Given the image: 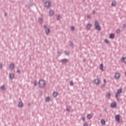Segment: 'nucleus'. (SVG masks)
I'll use <instances>...</instances> for the list:
<instances>
[{"label":"nucleus","instance_id":"1","mask_svg":"<svg viewBox=\"0 0 126 126\" xmlns=\"http://www.w3.org/2000/svg\"><path fill=\"white\" fill-rule=\"evenodd\" d=\"M39 86L40 88H44L46 86V81L44 80H40L39 82Z\"/></svg>","mask_w":126,"mask_h":126},{"label":"nucleus","instance_id":"2","mask_svg":"<svg viewBox=\"0 0 126 126\" xmlns=\"http://www.w3.org/2000/svg\"><path fill=\"white\" fill-rule=\"evenodd\" d=\"M122 92H123V90L122 89H119L117 90V92L115 94L116 98H117V100H119L118 97L120 96V94H121V93H122Z\"/></svg>","mask_w":126,"mask_h":126},{"label":"nucleus","instance_id":"3","mask_svg":"<svg viewBox=\"0 0 126 126\" xmlns=\"http://www.w3.org/2000/svg\"><path fill=\"white\" fill-rule=\"evenodd\" d=\"M94 26L96 30H98V31H100V30H101V28L100 27V26L99 25V23L97 21H95L94 23Z\"/></svg>","mask_w":126,"mask_h":126},{"label":"nucleus","instance_id":"4","mask_svg":"<svg viewBox=\"0 0 126 126\" xmlns=\"http://www.w3.org/2000/svg\"><path fill=\"white\" fill-rule=\"evenodd\" d=\"M121 116L120 115H118L115 116V120L117 123H120Z\"/></svg>","mask_w":126,"mask_h":126},{"label":"nucleus","instance_id":"5","mask_svg":"<svg viewBox=\"0 0 126 126\" xmlns=\"http://www.w3.org/2000/svg\"><path fill=\"white\" fill-rule=\"evenodd\" d=\"M45 6L46 7H50V6H51L52 4H51V2H50V1H46L45 3Z\"/></svg>","mask_w":126,"mask_h":126},{"label":"nucleus","instance_id":"6","mask_svg":"<svg viewBox=\"0 0 126 126\" xmlns=\"http://www.w3.org/2000/svg\"><path fill=\"white\" fill-rule=\"evenodd\" d=\"M121 75L119 73H116L115 75V78H116V79H119Z\"/></svg>","mask_w":126,"mask_h":126},{"label":"nucleus","instance_id":"7","mask_svg":"<svg viewBox=\"0 0 126 126\" xmlns=\"http://www.w3.org/2000/svg\"><path fill=\"white\" fill-rule=\"evenodd\" d=\"M111 108H116L117 107V103L115 102H112L111 104Z\"/></svg>","mask_w":126,"mask_h":126},{"label":"nucleus","instance_id":"8","mask_svg":"<svg viewBox=\"0 0 126 126\" xmlns=\"http://www.w3.org/2000/svg\"><path fill=\"white\" fill-rule=\"evenodd\" d=\"M94 83H95V84H96V85H98V84L100 83V80H99L98 79L94 80Z\"/></svg>","mask_w":126,"mask_h":126},{"label":"nucleus","instance_id":"9","mask_svg":"<svg viewBox=\"0 0 126 126\" xmlns=\"http://www.w3.org/2000/svg\"><path fill=\"white\" fill-rule=\"evenodd\" d=\"M9 77L11 78V79H13V78H14V73H12L10 74Z\"/></svg>","mask_w":126,"mask_h":126},{"label":"nucleus","instance_id":"10","mask_svg":"<svg viewBox=\"0 0 126 126\" xmlns=\"http://www.w3.org/2000/svg\"><path fill=\"white\" fill-rule=\"evenodd\" d=\"M58 94L59 93H58V92H54L53 93V96L55 97V98H56V97H57Z\"/></svg>","mask_w":126,"mask_h":126},{"label":"nucleus","instance_id":"11","mask_svg":"<svg viewBox=\"0 0 126 126\" xmlns=\"http://www.w3.org/2000/svg\"><path fill=\"white\" fill-rule=\"evenodd\" d=\"M104 65H103V63L101 64L100 65V69L102 71H104Z\"/></svg>","mask_w":126,"mask_h":126},{"label":"nucleus","instance_id":"12","mask_svg":"<svg viewBox=\"0 0 126 126\" xmlns=\"http://www.w3.org/2000/svg\"><path fill=\"white\" fill-rule=\"evenodd\" d=\"M45 33L46 35H49V34L50 33V29H47V30H46Z\"/></svg>","mask_w":126,"mask_h":126},{"label":"nucleus","instance_id":"13","mask_svg":"<svg viewBox=\"0 0 126 126\" xmlns=\"http://www.w3.org/2000/svg\"><path fill=\"white\" fill-rule=\"evenodd\" d=\"M109 38H110V39H114L115 38V34L114 33H112L110 34Z\"/></svg>","mask_w":126,"mask_h":126},{"label":"nucleus","instance_id":"14","mask_svg":"<svg viewBox=\"0 0 126 126\" xmlns=\"http://www.w3.org/2000/svg\"><path fill=\"white\" fill-rule=\"evenodd\" d=\"M19 107L20 108H22V107H23V103L22 102H20L19 103Z\"/></svg>","mask_w":126,"mask_h":126},{"label":"nucleus","instance_id":"15","mask_svg":"<svg viewBox=\"0 0 126 126\" xmlns=\"http://www.w3.org/2000/svg\"><path fill=\"white\" fill-rule=\"evenodd\" d=\"M101 125H106V121H105V120H104L103 119H102L101 120Z\"/></svg>","mask_w":126,"mask_h":126},{"label":"nucleus","instance_id":"16","mask_svg":"<svg viewBox=\"0 0 126 126\" xmlns=\"http://www.w3.org/2000/svg\"><path fill=\"white\" fill-rule=\"evenodd\" d=\"M121 61L122 63H126V58H122Z\"/></svg>","mask_w":126,"mask_h":126},{"label":"nucleus","instance_id":"17","mask_svg":"<svg viewBox=\"0 0 126 126\" xmlns=\"http://www.w3.org/2000/svg\"><path fill=\"white\" fill-rule=\"evenodd\" d=\"M91 28V25L89 24H88L87 26V29H88V30H89Z\"/></svg>","mask_w":126,"mask_h":126},{"label":"nucleus","instance_id":"18","mask_svg":"<svg viewBox=\"0 0 126 126\" xmlns=\"http://www.w3.org/2000/svg\"><path fill=\"white\" fill-rule=\"evenodd\" d=\"M46 101H47V102H49V101H51V98L50 97H47L46 98Z\"/></svg>","mask_w":126,"mask_h":126},{"label":"nucleus","instance_id":"19","mask_svg":"<svg viewBox=\"0 0 126 126\" xmlns=\"http://www.w3.org/2000/svg\"><path fill=\"white\" fill-rule=\"evenodd\" d=\"M116 1H112V6H116Z\"/></svg>","mask_w":126,"mask_h":126},{"label":"nucleus","instance_id":"20","mask_svg":"<svg viewBox=\"0 0 126 126\" xmlns=\"http://www.w3.org/2000/svg\"><path fill=\"white\" fill-rule=\"evenodd\" d=\"M10 68H14V64L11 63L10 64Z\"/></svg>","mask_w":126,"mask_h":126},{"label":"nucleus","instance_id":"21","mask_svg":"<svg viewBox=\"0 0 126 126\" xmlns=\"http://www.w3.org/2000/svg\"><path fill=\"white\" fill-rule=\"evenodd\" d=\"M88 119H91L92 118V114H88L87 115Z\"/></svg>","mask_w":126,"mask_h":126},{"label":"nucleus","instance_id":"22","mask_svg":"<svg viewBox=\"0 0 126 126\" xmlns=\"http://www.w3.org/2000/svg\"><path fill=\"white\" fill-rule=\"evenodd\" d=\"M49 14L50 16L54 15V11H49Z\"/></svg>","mask_w":126,"mask_h":126},{"label":"nucleus","instance_id":"23","mask_svg":"<svg viewBox=\"0 0 126 126\" xmlns=\"http://www.w3.org/2000/svg\"><path fill=\"white\" fill-rule=\"evenodd\" d=\"M106 97L108 99H110L111 97V94H107V95H106Z\"/></svg>","mask_w":126,"mask_h":126},{"label":"nucleus","instance_id":"24","mask_svg":"<svg viewBox=\"0 0 126 126\" xmlns=\"http://www.w3.org/2000/svg\"><path fill=\"white\" fill-rule=\"evenodd\" d=\"M38 21H39V23H43V20L41 18L39 19Z\"/></svg>","mask_w":126,"mask_h":126},{"label":"nucleus","instance_id":"25","mask_svg":"<svg viewBox=\"0 0 126 126\" xmlns=\"http://www.w3.org/2000/svg\"><path fill=\"white\" fill-rule=\"evenodd\" d=\"M121 32V31L120 30V29H118L116 31V33H117L118 34H119V33Z\"/></svg>","mask_w":126,"mask_h":126},{"label":"nucleus","instance_id":"26","mask_svg":"<svg viewBox=\"0 0 126 126\" xmlns=\"http://www.w3.org/2000/svg\"><path fill=\"white\" fill-rule=\"evenodd\" d=\"M62 62H63V63H66V62H67V59H63V60H62Z\"/></svg>","mask_w":126,"mask_h":126},{"label":"nucleus","instance_id":"27","mask_svg":"<svg viewBox=\"0 0 126 126\" xmlns=\"http://www.w3.org/2000/svg\"><path fill=\"white\" fill-rule=\"evenodd\" d=\"M70 85L71 86H73V82L70 81Z\"/></svg>","mask_w":126,"mask_h":126},{"label":"nucleus","instance_id":"28","mask_svg":"<svg viewBox=\"0 0 126 126\" xmlns=\"http://www.w3.org/2000/svg\"><path fill=\"white\" fill-rule=\"evenodd\" d=\"M5 88V86H4H4H2L1 87V89H3V90H4Z\"/></svg>","mask_w":126,"mask_h":126},{"label":"nucleus","instance_id":"29","mask_svg":"<svg viewBox=\"0 0 126 126\" xmlns=\"http://www.w3.org/2000/svg\"><path fill=\"white\" fill-rule=\"evenodd\" d=\"M105 42L106 44H109V40H108V39H105Z\"/></svg>","mask_w":126,"mask_h":126},{"label":"nucleus","instance_id":"30","mask_svg":"<svg viewBox=\"0 0 126 126\" xmlns=\"http://www.w3.org/2000/svg\"><path fill=\"white\" fill-rule=\"evenodd\" d=\"M37 81H34V85L35 86H37Z\"/></svg>","mask_w":126,"mask_h":126},{"label":"nucleus","instance_id":"31","mask_svg":"<svg viewBox=\"0 0 126 126\" xmlns=\"http://www.w3.org/2000/svg\"><path fill=\"white\" fill-rule=\"evenodd\" d=\"M71 30H72V31H73V30H74V29H75L74 27H71Z\"/></svg>","mask_w":126,"mask_h":126},{"label":"nucleus","instance_id":"32","mask_svg":"<svg viewBox=\"0 0 126 126\" xmlns=\"http://www.w3.org/2000/svg\"><path fill=\"white\" fill-rule=\"evenodd\" d=\"M84 126H88V124L85 123L84 125Z\"/></svg>","mask_w":126,"mask_h":126},{"label":"nucleus","instance_id":"33","mask_svg":"<svg viewBox=\"0 0 126 126\" xmlns=\"http://www.w3.org/2000/svg\"><path fill=\"white\" fill-rule=\"evenodd\" d=\"M3 65L2 64H0V68H2Z\"/></svg>","mask_w":126,"mask_h":126},{"label":"nucleus","instance_id":"34","mask_svg":"<svg viewBox=\"0 0 126 126\" xmlns=\"http://www.w3.org/2000/svg\"><path fill=\"white\" fill-rule=\"evenodd\" d=\"M82 121H83L84 122V121H85V117L82 118Z\"/></svg>","mask_w":126,"mask_h":126},{"label":"nucleus","instance_id":"35","mask_svg":"<svg viewBox=\"0 0 126 126\" xmlns=\"http://www.w3.org/2000/svg\"><path fill=\"white\" fill-rule=\"evenodd\" d=\"M17 72H18V73H20V70L18 69Z\"/></svg>","mask_w":126,"mask_h":126},{"label":"nucleus","instance_id":"36","mask_svg":"<svg viewBox=\"0 0 126 126\" xmlns=\"http://www.w3.org/2000/svg\"><path fill=\"white\" fill-rule=\"evenodd\" d=\"M57 19H58V20H60V16H58V17H57Z\"/></svg>","mask_w":126,"mask_h":126},{"label":"nucleus","instance_id":"37","mask_svg":"<svg viewBox=\"0 0 126 126\" xmlns=\"http://www.w3.org/2000/svg\"><path fill=\"white\" fill-rule=\"evenodd\" d=\"M104 83L106 82V79H104Z\"/></svg>","mask_w":126,"mask_h":126},{"label":"nucleus","instance_id":"38","mask_svg":"<svg viewBox=\"0 0 126 126\" xmlns=\"http://www.w3.org/2000/svg\"><path fill=\"white\" fill-rule=\"evenodd\" d=\"M44 28H47V26H44Z\"/></svg>","mask_w":126,"mask_h":126},{"label":"nucleus","instance_id":"39","mask_svg":"<svg viewBox=\"0 0 126 126\" xmlns=\"http://www.w3.org/2000/svg\"><path fill=\"white\" fill-rule=\"evenodd\" d=\"M5 15H6V16L7 15L6 13L5 14Z\"/></svg>","mask_w":126,"mask_h":126}]
</instances>
